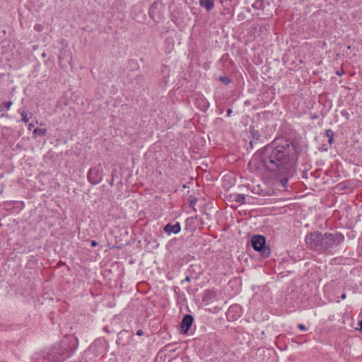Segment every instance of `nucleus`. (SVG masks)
I'll return each mask as SVG.
<instances>
[{
    "label": "nucleus",
    "instance_id": "obj_1",
    "mask_svg": "<svg viewBox=\"0 0 362 362\" xmlns=\"http://www.w3.org/2000/svg\"><path fill=\"white\" fill-rule=\"evenodd\" d=\"M288 154V151L285 146H278L275 148L267 146L262 161L269 171L284 174L292 165Z\"/></svg>",
    "mask_w": 362,
    "mask_h": 362
},
{
    "label": "nucleus",
    "instance_id": "obj_2",
    "mask_svg": "<svg viewBox=\"0 0 362 362\" xmlns=\"http://www.w3.org/2000/svg\"><path fill=\"white\" fill-rule=\"evenodd\" d=\"M305 241L310 249L315 251L322 250V235L320 233H308L305 238Z\"/></svg>",
    "mask_w": 362,
    "mask_h": 362
},
{
    "label": "nucleus",
    "instance_id": "obj_3",
    "mask_svg": "<svg viewBox=\"0 0 362 362\" xmlns=\"http://www.w3.org/2000/svg\"><path fill=\"white\" fill-rule=\"evenodd\" d=\"M344 237L341 233H325L322 235V250L327 249L342 243Z\"/></svg>",
    "mask_w": 362,
    "mask_h": 362
},
{
    "label": "nucleus",
    "instance_id": "obj_4",
    "mask_svg": "<svg viewBox=\"0 0 362 362\" xmlns=\"http://www.w3.org/2000/svg\"><path fill=\"white\" fill-rule=\"evenodd\" d=\"M265 238L260 235H254L251 238V245L256 251H260L265 245Z\"/></svg>",
    "mask_w": 362,
    "mask_h": 362
},
{
    "label": "nucleus",
    "instance_id": "obj_5",
    "mask_svg": "<svg viewBox=\"0 0 362 362\" xmlns=\"http://www.w3.org/2000/svg\"><path fill=\"white\" fill-rule=\"evenodd\" d=\"M88 179L93 185H97L102 181L103 177L96 168H91L88 173Z\"/></svg>",
    "mask_w": 362,
    "mask_h": 362
},
{
    "label": "nucleus",
    "instance_id": "obj_6",
    "mask_svg": "<svg viewBox=\"0 0 362 362\" xmlns=\"http://www.w3.org/2000/svg\"><path fill=\"white\" fill-rule=\"evenodd\" d=\"M227 317L230 321H235L241 315L240 307L238 305H233L230 306L227 313Z\"/></svg>",
    "mask_w": 362,
    "mask_h": 362
},
{
    "label": "nucleus",
    "instance_id": "obj_7",
    "mask_svg": "<svg viewBox=\"0 0 362 362\" xmlns=\"http://www.w3.org/2000/svg\"><path fill=\"white\" fill-rule=\"evenodd\" d=\"M194 319L190 315H185L180 324V332L186 334L193 323Z\"/></svg>",
    "mask_w": 362,
    "mask_h": 362
},
{
    "label": "nucleus",
    "instance_id": "obj_8",
    "mask_svg": "<svg viewBox=\"0 0 362 362\" xmlns=\"http://www.w3.org/2000/svg\"><path fill=\"white\" fill-rule=\"evenodd\" d=\"M180 230L181 226L179 222L176 223L175 225H171L168 223L164 227V231L168 235H170L172 233L177 234L180 232Z\"/></svg>",
    "mask_w": 362,
    "mask_h": 362
},
{
    "label": "nucleus",
    "instance_id": "obj_9",
    "mask_svg": "<svg viewBox=\"0 0 362 362\" xmlns=\"http://www.w3.org/2000/svg\"><path fill=\"white\" fill-rule=\"evenodd\" d=\"M201 6L205 8L207 11H210L214 6V0H201Z\"/></svg>",
    "mask_w": 362,
    "mask_h": 362
},
{
    "label": "nucleus",
    "instance_id": "obj_10",
    "mask_svg": "<svg viewBox=\"0 0 362 362\" xmlns=\"http://www.w3.org/2000/svg\"><path fill=\"white\" fill-rule=\"evenodd\" d=\"M197 106L199 107H200L204 111L206 110L209 107V104L208 101L204 98H202V99L197 100Z\"/></svg>",
    "mask_w": 362,
    "mask_h": 362
},
{
    "label": "nucleus",
    "instance_id": "obj_11",
    "mask_svg": "<svg viewBox=\"0 0 362 362\" xmlns=\"http://www.w3.org/2000/svg\"><path fill=\"white\" fill-rule=\"evenodd\" d=\"M245 197H246L245 195L242 194H237L234 195L235 200L237 202L241 203V204H243L245 202Z\"/></svg>",
    "mask_w": 362,
    "mask_h": 362
},
{
    "label": "nucleus",
    "instance_id": "obj_12",
    "mask_svg": "<svg viewBox=\"0 0 362 362\" xmlns=\"http://www.w3.org/2000/svg\"><path fill=\"white\" fill-rule=\"evenodd\" d=\"M33 133L39 136H45L47 134V129L45 128H36L34 129Z\"/></svg>",
    "mask_w": 362,
    "mask_h": 362
},
{
    "label": "nucleus",
    "instance_id": "obj_13",
    "mask_svg": "<svg viewBox=\"0 0 362 362\" xmlns=\"http://www.w3.org/2000/svg\"><path fill=\"white\" fill-rule=\"evenodd\" d=\"M326 134L329 138V143L332 144L334 139V132L331 129H327L326 131Z\"/></svg>",
    "mask_w": 362,
    "mask_h": 362
},
{
    "label": "nucleus",
    "instance_id": "obj_14",
    "mask_svg": "<svg viewBox=\"0 0 362 362\" xmlns=\"http://www.w3.org/2000/svg\"><path fill=\"white\" fill-rule=\"evenodd\" d=\"M11 105H12V102L11 101H8V102H6V103H2L0 105V112L2 111V108L3 107H5L6 110H9Z\"/></svg>",
    "mask_w": 362,
    "mask_h": 362
},
{
    "label": "nucleus",
    "instance_id": "obj_15",
    "mask_svg": "<svg viewBox=\"0 0 362 362\" xmlns=\"http://www.w3.org/2000/svg\"><path fill=\"white\" fill-rule=\"evenodd\" d=\"M21 115L22 121L24 123H28V121H29V119H28L27 113L25 112V110H23V111L21 112Z\"/></svg>",
    "mask_w": 362,
    "mask_h": 362
},
{
    "label": "nucleus",
    "instance_id": "obj_16",
    "mask_svg": "<svg viewBox=\"0 0 362 362\" xmlns=\"http://www.w3.org/2000/svg\"><path fill=\"white\" fill-rule=\"evenodd\" d=\"M298 328H299V329H300L301 331H306V330H307L306 327H305L304 325H303V324H299V325H298Z\"/></svg>",
    "mask_w": 362,
    "mask_h": 362
},
{
    "label": "nucleus",
    "instance_id": "obj_17",
    "mask_svg": "<svg viewBox=\"0 0 362 362\" xmlns=\"http://www.w3.org/2000/svg\"><path fill=\"white\" fill-rule=\"evenodd\" d=\"M42 29V26L40 25H35V30L37 31H41Z\"/></svg>",
    "mask_w": 362,
    "mask_h": 362
},
{
    "label": "nucleus",
    "instance_id": "obj_18",
    "mask_svg": "<svg viewBox=\"0 0 362 362\" xmlns=\"http://www.w3.org/2000/svg\"><path fill=\"white\" fill-rule=\"evenodd\" d=\"M220 79L221 81H223L224 83H228V78L227 77H221Z\"/></svg>",
    "mask_w": 362,
    "mask_h": 362
},
{
    "label": "nucleus",
    "instance_id": "obj_19",
    "mask_svg": "<svg viewBox=\"0 0 362 362\" xmlns=\"http://www.w3.org/2000/svg\"><path fill=\"white\" fill-rule=\"evenodd\" d=\"M257 160V156H254L252 159V160L250 161V164H253V163H255L256 160Z\"/></svg>",
    "mask_w": 362,
    "mask_h": 362
},
{
    "label": "nucleus",
    "instance_id": "obj_20",
    "mask_svg": "<svg viewBox=\"0 0 362 362\" xmlns=\"http://www.w3.org/2000/svg\"><path fill=\"white\" fill-rule=\"evenodd\" d=\"M90 245L92 247H95L98 245V243L95 240H92Z\"/></svg>",
    "mask_w": 362,
    "mask_h": 362
},
{
    "label": "nucleus",
    "instance_id": "obj_21",
    "mask_svg": "<svg viewBox=\"0 0 362 362\" xmlns=\"http://www.w3.org/2000/svg\"><path fill=\"white\" fill-rule=\"evenodd\" d=\"M359 330L362 332V320L358 322Z\"/></svg>",
    "mask_w": 362,
    "mask_h": 362
},
{
    "label": "nucleus",
    "instance_id": "obj_22",
    "mask_svg": "<svg viewBox=\"0 0 362 362\" xmlns=\"http://www.w3.org/2000/svg\"><path fill=\"white\" fill-rule=\"evenodd\" d=\"M337 74L339 76H341L342 74H344V71L343 70L337 71Z\"/></svg>",
    "mask_w": 362,
    "mask_h": 362
},
{
    "label": "nucleus",
    "instance_id": "obj_23",
    "mask_svg": "<svg viewBox=\"0 0 362 362\" xmlns=\"http://www.w3.org/2000/svg\"><path fill=\"white\" fill-rule=\"evenodd\" d=\"M136 334L139 336H141L143 334V332L141 329L138 330Z\"/></svg>",
    "mask_w": 362,
    "mask_h": 362
},
{
    "label": "nucleus",
    "instance_id": "obj_24",
    "mask_svg": "<svg viewBox=\"0 0 362 362\" xmlns=\"http://www.w3.org/2000/svg\"><path fill=\"white\" fill-rule=\"evenodd\" d=\"M346 298V295L345 293H343V294L341 296V300H344Z\"/></svg>",
    "mask_w": 362,
    "mask_h": 362
},
{
    "label": "nucleus",
    "instance_id": "obj_25",
    "mask_svg": "<svg viewBox=\"0 0 362 362\" xmlns=\"http://www.w3.org/2000/svg\"><path fill=\"white\" fill-rule=\"evenodd\" d=\"M281 182H282L283 185H285V184L287 182V179L281 180Z\"/></svg>",
    "mask_w": 362,
    "mask_h": 362
},
{
    "label": "nucleus",
    "instance_id": "obj_26",
    "mask_svg": "<svg viewBox=\"0 0 362 362\" xmlns=\"http://www.w3.org/2000/svg\"><path fill=\"white\" fill-rule=\"evenodd\" d=\"M33 127H34V125H33V123H30L29 125H28L29 129H31V128H33Z\"/></svg>",
    "mask_w": 362,
    "mask_h": 362
},
{
    "label": "nucleus",
    "instance_id": "obj_27",
    "mask_svg": "<svg viewBox=\"0 0 362 362\" xmlns=\"http://www.w3.org/2000/svg\"><path fill=\"white\" fill-rule=\"evenodd\" d=\"M232 112V110L230 109H228V111H227V113H228V116H230V115L231 114Z\"/></svg>",
    "mask_w": 362,
    "mask_h": 362
},
{
    "label": "nucleus",
    "instance_id": "obj_28",
    "mask_svg": "<svg viewBox=\"0 0 362 362\" xmlns=\"http://www.w3.org/2000/svg\"><path fill=\"white\" fill-rule=\"evenodd\" d=\"M42 56L43 57H46V54H45V53H43V54H42Z\"/></svg>",
    "mask_w": 362,
    "mask_h": 362
}]
</instances>
